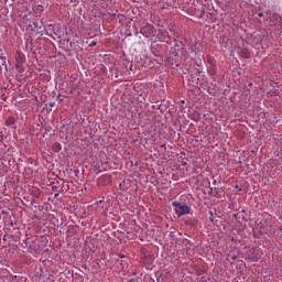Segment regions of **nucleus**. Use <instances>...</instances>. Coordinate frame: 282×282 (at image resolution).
Returning <instances> with one entry per match:
<instances>
[{
  "label": "nucleus",
  "instance_id": "2",
  "mask_svg": "<svg viewBox=\"0 0 282 282\" xmlns=\"http://www.w3.org/2000/svg\"><path fill=\"white\" fill-rule=\"evenodd\" d=\"M25 63V54L21 51L15 52V67L17 69H21L23 64Z\"/></svg>",
  "mask_w": 282,
  "mask_h": 282
},
{
  "label": "nucleus",
  "instance_id": "8",
  "mask_svg": "<svg viewBox=\"0 0 282 282\" xmlns=\"http://www.w3.org/2000/svg\"><path fill=\"white\" fill-rule=\"evenodd\" d=\"M119 257H120L121 259H124V254H119Z\"/></svg>",
  "mask_w": 282,
  "mask_h": 282
},
{
  "label": "nucleus",
  "instance_id": "4",
  "mask_svg": "<svg viewBox=\"0 0 282 282\" xmlns=\"http://www.w3.org/2000/svg\"><path fill=\"white\" fill-rule=\"evenodd\" d=\"M7 123H8V124H14V118L9 117V118L7 119Z\"/></svg>",
  "mask_w": 282,
  "mask_h": 282
},
{
  "label": "nucleus",
  "instance_id": "5",
  "mask_svg": "<svg viewBox=\"0 0 282 282\" xmlns=\"http://www.w3.org/2000/svg\"><path fill=\"white\" fill-rule=\"evenodd\" d=\"M2 65H3V67H6V69H8V63L6 62V59L2 61Z\"/></svg>",
  "mask_w": 282,
  "mask_h": 282
},
{
  "label": "nucleus",
  "instance_id": "3",
  "mask_svg": "<svg viewBox=\"0 0 282 282\" xmlns=\"http://www.w3.org/2000/svg\"><path fill=\"white\" fill-rule=\"evenodd\" d=\"M53 151H54L55 153H61V151H63V147L61 145V143L55 142V143L53 144Z\"/></svg>",
  "mask_w": 282,
  "mask_h": 282
},
{
  "label": "nucleus",
  "instance_id": "10",
  "mask_svg": "<svg viewBox=\"0 0 282 282\" xmlns=\"http://www.w3.org/2000/svg\"><path fill=\"white\" fill-rule=\"evenodd\" d=\"M209 215L213 217V212H209Z\"/></svg>",
  "mask_w": 282,
  "mask_h": 282
},
{
  "label": "nucleus",
  "instance_id": "7",
  "mask_svg": "<svg viewBox=\"0 0 282 282\" xmlns=\"http://www.w3.org/2000/svg\"><path fill=\"white\" fill-rule=\"evenodd\" d=\"M94 45H96V42L90 43V47H94Z\"/></svg>",
  "mask_w": 282,
  "mask_h": 282
},
{
  "label": "nucleus",
  "instance_id": "9",
  "mask_svg": "<svg viewBox=\"0 0 282 282\" xmlns=\"http://www.w3.org/2000/svg\"><path fill=\"white\" fill-rule=\"evenodd\" d=\"M182 166H186V162H183V163H182Z\"/></svg>",
  "mask_w": 282,
  "mask_h": 282
},
{
  "label": "nucleus",
  "instance_id": "1",
  "mask_svg": "<svg viewBox=\"0 0 282 282\" xmlns=\"http://www.w3.org/2000/svg\"><path fill=\"white\" fill-rule=\"evenodd\" d=\"M172 206L174 207L175 214L178 217L191 214V206H188L186 203H180L177 200H174L172 203Z\"/></svg>",
  "mask_w": 282,
  "mask_h": 282
},
{
  "label": "nucleus",
  "instance_id": "6",
  "mask_svg": "<svg viewBox=\"0 0 282 282\" xmlns=\"http://www.w3.org/2000/svg\"><path fill=\"white\" fill-rule=\"evenodd\" d=\"M0 59H1V61H6V56L0 55Z\"/></svg>",
  "mask_w": 282,
  "mask_h": 282
}]
</instances>
